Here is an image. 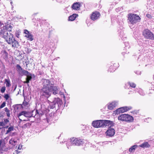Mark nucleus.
<instances>
[{
    "label": "nucleus",
    "mask_w": 154,
    "mask_h": 154,
    "mask_svg": "<svg viewBox=\"0 0 154 154\" xmlns=\"http://www.w3.org/2000/svg\"><path fill=\"white\" fill-rule=\"evenodd\" d=\"M43 82V87L41 91L42 95L48 97L51 95L52 92L54 95L57 93V87L53 85L49 80L44 79Z\"/></svg>",
    "instance_id": "obj_1"
},
{
    "label": "nucleus",
    "mask_w": 154,
    "mask_h": 154,
    "mask_svg": "<svg viewBox=\"0 0 154 154\" xmlns=\"http://www.w3.org/2000/svg\"><path fill=\"white\" fill-rule=\"evenodd\" d=\"M3 38L8 44L12 45V47L15 48L19 46L18 43L14 38L13 34L10 32L5 34Z\"/></svg>",
    "instance_id": "obj_2"
},
{
    "label": "nucleus",
    "mask_w": 154,
    "mask_h": 154,
    "mask_svg": "<svg viewBox=\"0 0 154 154\" xmlns=\"http://www.w3.org/2000/svg\"><path fill=\"white\" fill-rule=\"evenodd\" d=\"M118 119L119 121L127 122H132L134 120L132 116L125 114L120 115L118 117Z\"/></svg>",
    "instance_id": "obj_3"
},
{
    "label": "nucleus",
    "mask_w": 154,
    "mask_h": 154,
    "mask_svg": "<svg viewBox=\"0 0 154 154\" xmlns=\"http://www.w3.org/2000/svg\"><path fill=\"white\" fill-rule=\"evenodd\" d=\"M140 19L139 16L136 14H131L128 15V22L129 24H134L137 23L138 20Z\"/></svg>",
    "instance_id": "obj_4"
},
{
    "label": "nucleus",
    "mask_w": 154,
    "mask_h": 154,
    "mask_svg": "<svg viewBox=\"0 0 154 154\" xmlns=\"http://www.w3.org/2000/svg\"><path fill=\"white\" fill-rule=\"evenodd\" d=\"M143 35L146 38L154 39V35L148 29H146L144 30Z\"/></svg>",
    "instance_id": "obj_5"
},
{
    "label": "nucleus",
    "mask_w": 154,
    "mask_h": 154,
    "mask_svg": "<svg viewBox=\"0 0 154 154\" xmlns=\"http://www.w3.org/2000/svg\"><path fill=\"white\" fill-rule=\"evenodd\" d=\"M24 116L27 118H30L32 117V113L29 112H27L26 111H23L20 112L17 115L18 117H19V119L20 121L23 120L20 118V117L22 116ZM23 121H25V120H23Z\"/></svg>",
    "instance_id": "obj_6"
},
{
    "label": "nucleus",
    "mask_w": 154,
    "mask_h": 154,
    "mask_svg": "<svg viewBox=\"0 0 154 154\" xmlns=\"http://www.w3.org/2000/svg\"><path fill=\"white\" fill-rule=\"evenodd\" d=\"M70 142L72 145L76 146H80L83 144L84 142L82 140L75 138L71 139Z\"/></svg>",
    "instance_id": "obj_7"
},
{
    "label": "nucleus",
    "mask_w": 154,
    "mask_h": 154,
    "mask_svg": "<svg viewBox=\"0 0 154 154\" xmlns=\"http://www.w3.org/2000/svg\"><path fill=\"white\" fill-rule=\"evenodd\" d=\"M131 107L125 106L120 108L117 109L114 112V113H115L116 114H118L120 113H123L128 110L131 109Z\"/></svg>",
    "instance_id": "obj_8"
},
{
    "label": "nucleus",
    "mask_w": 154,
    "mask_h": 154,
    "mask_svg": "<svg viewBox=\"0 0 154 154\" xmlns=\"http://www.w3.org/2000/svg\"><path fill=\"white\" fill-rule=\"evenodd\" d=\"M103 121L102 120L94 121L92 122V124L94 127L98 128L103 127Z\"/></svg>",
    "instance_id": "obj_9"
},
{
    "label": "nucleus",
    "mask_w": 154,
    "mask_h": 154,
    "mask_svg": "<svg viewBox=\"0 0 154 154\" xmlns=\"http://www.w3.org/2000/svg\"><path fill=\"white\" fill-rule=\"evenodd\" d=\"M24 33L25 34V37L28 40L30 41L33 40V36L31 33L27 29H24Z\"/></svg>",
    "instance_id": "obj_10"
},
{
    "label": "nucleus",
    "mask_w": 154,
    "mask_h": 154,
    "mask_svg": "<svg viewBox=\"0 0 154 154\" xmlns=\"http://www.w3.org/2000/svg\"><path fill=\"white\" fill-rule=\"evenodd\" d=\"M118 104V102L116 101H113L108 104V108L110 110H112Z\"/></svg>",
    "instance_id": "obj_11"
},
{
    "label": "nucleus",
    "mask_w": 154,
    "mask_h": 154,
    "mask_svg": "<svg viewBox=\"0 0 154 154\" xmlns=\"http://www.w3.org/2000/svg\"><path fill=\"white\" fill-rule=\"evenodd\" d=\"M100 15V13L98 12H94L91 14V19L93 20H96L99 17Z\"/></svg>",
    "instance_id": "obj_12"
},
{
    "label": "nucleus",
    "mask_w": 154,
    "mask_h": 154,
    "mask_svg": "<svg viewBox=\"0 0 154 154\" xmlns=\"http://www.w3.org/2000/svg\"><path fill=\"white\" fill-rule=\"evenodd\" d=\"M115 130L113 128H110L106 132V135L111 137L115 134Z\"/></svg>",
    "instance_id": "obj_13"
},
{
    "label": "nucleus",
    "mask_w": 154,
    "mask_h": 154,
    "mask_svg": "<svg viewBox=\"0 0 154 154\" xmlns=\"http://www.w3.org/2000/svg\"><path fill=\"white\" fill-rule=\"evenodd\" d=\"M9 32L6 29V26H3L1 30L0 31V34L3 36V37H4V35L7 33H9Z\"/></svg>",
    "instance_id": "obj_14"
},
{
    "label": "nucleus",
    "mask_w": 154,
    "mask_h": 154,
    "mask_svg": "<svg viewBox=\"0 0 154 154\" xmlns=\"http://www.w3.org/2000/svg\"><path fill=\"white\" fill-rule=\"evenodd\" d=\"M81 6V5L79 3L76 2L73 4L72 6V8L74 10H78L80 9Z\"/></svg>",
    "instance_id": "obj_15"
},
{
    "label": "nucleus",
    "mask_w": 154,
    "mask_h": 154,
    "mask_svg": "<svg viewBox=\"0 0 154 154\" xmlns=\"http://www.w3.org/2000/svg\"><path fill=\"white\" fill-rule=\"evenodd\" d=\"M56 103V105L57 104L58 106H60L62 104V100L58 98L55 99L51 103Z\"/></svg>",
    "instance_id": "obj_16"
},
{
    "label": "nucleus",
    "mask_w": 154,
    "mask_h": 154,
    "mask_svg": "<svg viewBox=\"0 0 154 154\" xmlns=\"http://www.w3.org/2000/svg\"><path fill=\"white\" fill-rule=\"evenodd\" d=\"M139 146L144 148H149L150 147V145L147 142H145L141 144Z\"/></svg>",
    "instance_id": "obj_17"
},
{
    "label": "nucleus",
    "mask_w": 154,
    "mask_h": 154,
    "mask_svg": "<svg viewBox=\"0 0 154 154\" xmlns=\"http://www.w3.org/2000/svg\"><path fill=\"white\" fill-rule=\"evenodd\" d=\"M78 16V14H73L72 15L70 16L69 17L68 20L71 21H73Z\"/></svg>",
    "instance_id": "obj_18"
},
{
    "label": "nucleus",
    "mask_w": 154,
    "mask_h": 154,
    "mask_svg": "<svg viewBox=\"0 0 154 154\" xmlns=\"http://www.w3.org/2000/svg\"><path fill=\"white\" fill-rule=\"evenodd\" d=\"M103 121V127L104 126H109L111 124V122L109 120H102Z\"/></svg>",
    "instance_id": "obj_19"
},
{
    "label": "nucleus",
    "mask_w": 154,
    "mask_h": 154,
    "mask_svg": "<svg viewBox=\"0 0 154 154\" xmlns=\"http://www.w3.org/2000/svg\"><path fill=\"white\" fill-rule=\"evenodd\" d=\"M5 83L6 84V87H9L11 86V82L10 79H5Z\"/></svg>",
    "instance_id": "obj_20"
},
{
    "label": "nucleus",
    "mask_w": 154,
    "mask_h": 154,
    "mask_svg": "<svg viewBox=\"0 0 154 154\" xmlns=\"http://www.w3.org/2000/svg\"><path fill=\"white\" fill-rule=\"evenodd\" d=\"M16 67L17 68V71L19 72V73L20 74L23 69L18 64L17 65Z\"/></svg>",
    "instance_id": "obj_21"
},
{
    "label": "nucleus",
    "mask_w": 154,
    "mask_h": 154,
    "mask_svg": "<svg viewBox=\"0 0 154 154\" xmlns=\"http://www.w3.org/2000/svg\"><path fill=\"white\" fill-rule=\"evenodd\" d=\"M9 143L12 145L14 146L17 143V141L14 138H12L9 141Z\"/></svg>",
    "instance_id": "obj_22"
},
{
    "label": "nucleus",
    "mask_w": 154,
    "mask_h": 154,
    "mask_svg": "<svg viewBox=\"0 0 154 154\" xmlns=\"http://www.w3.org/2000/svg\"><path fill=\"white\" fill-rule=\"evenodd\" d=\"M32 79V77L31 76V74H30L29 75L27 76V77L26 78V81L25 82V83H28L29 82V81L31 80Z\"/></svg>",
    "instance_id": "obj_23"
},
{
    "label": "nucleus",
    "mask_w": 154,
    "mask_h": 154,
    "mask_svg": "<svg viewBox=\"0 0 154 154\" xmlns=\"http://www.w3.org/2000/svg\"><path fill=\"white\" fill-rule=\"evenodd\" d=\"M5 144L4 142L2 143L1 140L0 141V150H4L5 149Z\"/></svg>",
    "instance_id": "obj_24"
},
{
    "label": "nucleus",
    "mask_w": 154,
    "mask_h": 154,
    "mask_svg": "<svg viewBox=\"0 0 154 154\" xmlns=\"http://www.w3.org/2000/svg\"><path fill=\"white\" fill-rule=\"evenodd\" d=\"M30 73H29L28 71L26 70H23L22 72L20 74L21 75H24L26 76L29 75Z\"/></svg>",
    "instance_id": "obj_25"
},
{
    "label": "nucleus",
    "mask_w": 154,
    "mask_h": 154,
    "mask_svg": "<svg viewBox=\"0 0 154 154\" xmlns=\"http://www.w3.org/2000/svg\"><path fill=\"white\" fill-rule=\"evenodd\" d=\"M137 146V145H134L132 146L129 149V151L130 152H134Z\"/></svg>",
    "instance_id": "obj_26"
},
{
    "label": "nucleus",
    "mask_w": 154,
    "mask_h": 154,
    "mask_svg": "<svg viewBox=\"0 0 154 154\" xmlns=\"http://www.w3.org/2000/svg\"><path fill=\"white\" fill-rule=\"evenodd\" d=\"M129 85L130 87H131L132 88H134L136 87V85L133 83H131L130 82H128L125 85Z\"/></svg>",
    "instance_id": "obj_27"
},
{
    "label": "nucleus",
    "mask_w": 154,
    "mask_h": 154,
    "mask_svg": "<svg viewBox=\"0 0 154 154\" xmlns=\"http://www.w3.org/2000/svg\"><path fill=\"white\" fill-rule=\"evenodd\" d=\"M8 56V54L5 51H4L2 55V57L4 59H7Z\"/></svg>",
    "instance_id": "obj_28"
},
{
    "label": "nucleus",
    "mask_w": 154,
    "mask_h": 154,
    "mask_svg": "<svg viewBox=\"0 0 154 154\" xmlns=\"http://www.w3.org/2000/svg\"><path fill=\"white\" fill-rule=\"evenodd\" d=\"M13 128L12 127H9L7 130L6 134H8L9 132H10L11 131H13Z\"/></svg>",
    "instance_id": "obj_29"
},
{
    "label": "nucleus",
    "mask_w": 154,
    "mask_h": 154,
    "mask_svg": "<svg viewBox=\"0 0 154 154\" xmlns=\"http://www.w3.org/2000/svg\"><path fill=\"white\" fill-rule=\"evenodd\" d=\"M52 102H51L49 103L50 106H51V108H53L54 107H55V105H56V103H53L51 104V103H52Z\"/></svg>",
    "instance_id": "obj_30"
},
{
    "label": "nucleus",
    "mask_w": 154,
    "mask_h": 154,
    "mask_svg": "<svg viewBox=\"0 0 154 154\" xmlns=\"http://www.w3.org/2000/svg\"><path fill=\"white\" fill-rule=\"evenodd\" d=\"M20 34V32H19L18 31H16L15 33V35L17 37L19 38V37Z\"/></svg>",
    "instance_id": "obj_31"
},
{
    "label": "nucleus",
    "mask_w": 154,
    "mask_h": 154,
    "mask_svg": "<svg viewBox=\"0 0 154 154\" xmlns=\"http://www.w3.org/2000/svg\"><path fill=\"white\" fill-rule=\"evenodd\" d=\"M6 103L5 102H4L1 104L0 106V109L4 107L5 106Z\"/></svg>",
    "instance_id": "obj_32"
},
{
    "label": "nucleus",
    "mask_w": 154,
    "mask_h": 154,
    "mask_svg": "<svg viewBox=\"0 0 154 154\" xmlns=\"http://www.w3.org/2000/svg\"><path fill=\"white\" fill-rule=\"evenodd\" d=\"M5 89H6V88H5V86L3 87L1 89V91L2 93H4L5 92Z\"/></svg>",
    "instance_id": "obj_33"
},
{
    "label": "nucleus",
    "mask_w": 154,
    "mask_h": 154,
    "mask_svg": "<svg viewBox=\"0 0 154 154\" xmlns=\"http://www.w3.org/2000/svg\"><path fill=\"white\" fill-rule=\"evenodd\" d=\"M139 93L141 95H144V93L142 90H140L139 91Z\"/></svg>",
    "instance_id": "obj_34"
},
{
    "label": "nucleus",
    "mask_w": 154,
    "mask_h": 154,
    "mask_svg": "<svg viewBox=\"0 0 154 154\" xmlns=\"http://www.w3.org/2000/svg\"><path fill=\"white\" fill-rule=\"evenodd\" d=\"M113 68V66H111L110 68H109V72H113L115 70V69L114 68H113V69H111V68Z\"/></svg>",
    "instance_id": "obj_35"
},
{
    "label": "nucleus",
    "mask_w": 154,
    "mask_h": 154,
    "mask_svg": "<svg viewBox=\"0 0 154 154\" xmlns=\"http://www.w3.org/2000/svg\"><path fill=\"white\" fill-rule=\"evenodd\" d=\"M9 97V96L8 94H6L4 96V98L6 100H8Z\"/></svg>",
    "instance_id": "obj_36"
},
{
    "label": "nucleus",
    "mask_w": 154,
    "mask_h": 154,
    "mask_svg": "<svg viewBox=\"0 0 154 154\" xmlns=\"http://www.w3.org/2000/svg\"><path fill=\"white\" fill-rule=\"evenodd\" d=\"M23 105L25 106H27L28 105V103L26 101H24L23 103Z\"/></svg>",
    "instance_id": "obj_37"
},
{
    "label": "nucleus",
    "mask_w": 154,
    "mask_h": 154,
    "mask_svg": "<svg viewBox=\"0 0 154 154\" xmlns=\"http://www.w3.org/2000/svg\"><path fill=\"white\" fill-rule=\"evenodd\" d=\"M5 125V124L4 122H0V126L2 127H3Z\"/></svg>",
    "instance_id": "obj_38"
},
{
    "label": "nucleus",
    "mask_w": 154,
    "mask_h": 154,
    "mask_svg": "<svg viewBox=\"0 0 154 154\" xmlns=\"http://www.w3.org/2000/svg\"><path fill=\"white\" fill-rule=\"evenodd\" d=\"M9 122V121L7 119H5L4 120V121L3 122H4L5 124V125L8 122Z\"/></svg>",
    "instance_id": "obj_39"
},
{
    "label": "nucleus",
    "mask_w": 154,
    "mask_h": 154,
    "mask_svg": "<svg viewBox=\"0 0 154 154\" xmlns=\"http://www.w3.org/2000/svg\"><path fill=\"white\" fill-rule=\"evenodd\" d=\"M5 111L7 112L9 111V110L8 109V108L6 107L5 108Z\"/></svg>",
    "instance_id": "obj_40"
},
{
    "label": "nucleus",
    "mask_w": 154,
    "mask_h": 154,
    "mask_svg": "<svg viewBox=\"0 0 154 154\" xmlns=\"http://www.w3.org/2000/svg\"><path fill=\"white\" fill-rule=\"evenodd\" d=\"M22 148V146L21 145H19L18 147V149H21Z\"/></svg>",
    "instance_id": "obj_41"
},
{
    "label": "nucleus",
    "mask_w": 154,
    "mask_h": 154,
    "mask_svg": "<svg viewBox=\"0 0 154 154\" xmlns=\"http://www.w3.org/2000/svg\"><path fill=\"white\" fill-rule=\"evenodd\" d=\"M60 94H61V95H62L63 97L65 99V96L63 94H62V93L61 92H60Z\"/></svg>",
    "instance_id": "obj_42"
},
{
    "label": "nucleus",
    "mask_w": 154,
    "mask_h": 154,
    "mask_svg": "<svg viewBox=\"0 0 154 154\" xmlns=\"http://www.w3.org/2000/svg\"><path fill=\"white\" fill-rule=\"evenodd\" d=\"M7 116L8 117H9L10 116V112H7Z\"/></svg>",
    "instance_id": "obj_43"
},
{
    "label": "nucleus",
    "mask_w": 154,
    "mask_h": 154,
    "mask_svg": "<svg viewBox=\"0 0 154 154\" xmlns=\"http://www.w3.org/2000/svg\"><path fill=\"white\" fill-rule=\"evenodd\" d=\"M129 47H130L129 46H128V45L127 46L126 45V46H125V47H126L125 48H126L127 47L128 48H129Z\"/></svg>",
    "instance_id": "obj_44"
},
{
    "label": "nucleus",
    "mask_w": 154,
    "mask_h": 154,
    "mask_svg": "<svg viewBox=\"0 0 154 154\" xmlns=\"http://www.w3.org/2000/svg\"><path fill=\"white\" fill-rule=\"evenodd\" d=\"M2 25V24L1 23V22H0V27H1Z\"/></svg>",
    "instance_id": "obj_45"
},
{
    "label": "nucleus",
    "mask_w": 154,
    "mask_h": 154,
    "mask_svg": "<svg viewBox=\"0 0 154 154\" xmlns=\"http://www.w3.org/2000/svg\"><path fill=\"white\" fill-rule=\"evenodd\" d=\"M125 45H128V43L127 42H125Z\"/></svg>",
    "instance_id": "obj_46"
},
{
    "label": "nucleus",
    "mask_w": 154,
    "mask_h": 154,
    "mask_svg": "<svg viewBox=\"0 0 154 154\" xmlns=\"http://www.w3.org/2000/svg\"><path fill=\"white\" fill-rule=\"evenodd\" d=\"M56 1H57V2H60L61 1V0H56Z\"/></svg>",
    "instance_id": "obj_47"
},
{
    "label": "nucleus",
    "mask_w": 154,
    "mask_h": 154,
    "mask_svg": "<svg viewBox=\"0 0 154 154\" xmlns=\"http://www.w3.org/2000/svg\"><path fill=\"white\" fill-rule=\"evenodd\" d=\"M111 68V69H113V68Z\"/></svg>",
    "instance_id": "obj_48"
},
{
    "label": "nucleus",
    "mask_w": 154,
    "mask_h": 154,
    "mask_svg": "<svg viewBox=\"0 0 154 154\" xmlns=\"http://www.w3.org/2000/svg\"><path fill=\"white\" fill-rule=\"evenodd\" d=\"M36 112H37V113L38 112H37V110L36 111Z\"/></svg>",
    "instance_id": "obj_49"
},
{
    "label": "nucleus",
    "mask_w": 154,
    "mask_h": 154,
    "mask_svg": "<svg viewBox=\"0 0 154 154\" xmlns=\"http://www.w3.org/2000/svg\"><path fill=\"white\" fill-rule=\"evenodd\" d=\"M125 88H127V87H126V86H125Z\"/></svg>",
    "instance_id": "obj_50"
},
{
    "label": "nucleus",
    "mask_w": 154,
    "mask_h": 154,
    "mask_svg": "<svg viewBox=\"0 0 154 154\" xmlns=\"http://www.w3.org/2000/svg\"><path fill=\"white\" fill-rule=\"evenodd\" d=\"M0 127H1V126H0ZM1 127H0V129H1Z\"/></svg>",
    "instance_id": "obj_51"
},
{
    "label": "nucleus",
    "mask_w": 154,
    "mask_h": 154,
    "mask_svg": "<svg viewBox=\"0 0 154 154\" xmlns=\"http://www.w3.org/2000/svg\"><path fill=\"white\" fill-rule=\"evenodd\" d=\"M1 97L0 96V99H1Z\"/></svg>",
    "instance_id": "obj_52"
}]
</instances>
